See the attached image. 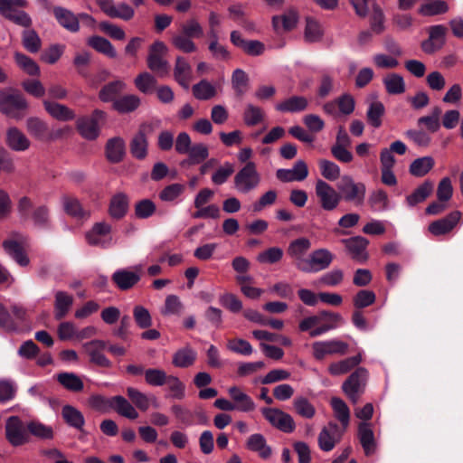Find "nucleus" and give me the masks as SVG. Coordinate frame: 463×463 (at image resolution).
Segmentation results:
<instances>
[{"label":"nucleus","mask_w":463,"mask_h":463,"mask_svg":"<svg viewBox=\"0 0 463 463\" xmlns=\"http://www.w3.org/2000/svg\"><path fill=\"white\" fill-rule=\"evenodd\" d=\"M27 5L28 3L25 0H0V14L6 20L25 29L22 33L23 45L28 52L35 53L40 51L42 41L38 33L31 29L33 20L24 11V8Z\"/></svg>","instance_id":"obj_1"},{"label":"nucleus","mask_w":463,"mask_h":463,"mask_svg":"<svg viewBox=\"0 0 463 463\" xmlns=\"http://www.w3.org/2000/svg\"><path fill=\"white\" fill-rule=\"evenodd\" d=\"M28 103L18 91L8 89L0 91V112L8 118L19 119L25 116Z\"/></svg>","instance_id":"obj_2"},{"label":"nucleus","mask_w":463,"mask_h":463,"mask_svg":"<svg viewBox=\"0 0 463 463\" xmlns=\"http://www.w3.org/2000/svg\"><path fill=\"white\" fill-rule=\"evenodd\" d=\"M261 183V175L254 162H248L234 175L233 184L235 190L242 194L256 190Z\"/></svg>","instance_id":"obj_3"},{"label":"nucleus","mask_w":463,"mask_h":463,"mask_svg":"<svg viewBox=\"0 0 463 463\" xmlns=\"http://www.w3.org/2000/svg\"><path fill=\"white\" fill-rule=\"evenodd\" d=\"M5 439L13 447H20L30 442L28 421L18 416L7 418L5 425Z\"/></svg>","instance_id":"obj_4"},{"label":"nucleus","mask_w":463,"mask_h":463,"mask_svg":"<svg viewBox=\"0 0 463 463\" xmlns=\"http://www.w3.org/2000/svg\"><path fill=\"white\" fill-rule=\"evenodd\" d=\"M338 191L342 200L351 203L355 206H361L364 203L366 194V186L362 182H355L351 176L344 175L341 184L338 185Z\"/></svg>","instance_id":"obj_5"},{"label":"nucleus","mask_w":463,"mask_h":463,"mask_svg":"<svg viewBox=\"0 0 463 463\" xmlns=\"http://www.w3.org/2000/svg\"><path fill=\"white\" fill-rule=\"evenodd\" d=\"M315 194L321 209L326 212L335 211L342 201L339 191L322 179H318L315 184Z\"/></svg>","instance_id":"obj_6"},{"label":"nucleus","mask_w":463,"mask_h":463,"mask_svg":"<svg viewBox=\"0 0 463 463\" xmlns=\"http://www.w3.org/2000/svg\"><path fill=\"white\" fill-rule=\"evenodd\" d=\"M106 113L100 109H95L90 117H81L77 119L76 127L80 135L87 140H95L100 133L99 121H103Z\"/></svg>","instance_id":"obj_7"},{"label":"nucleus","mask_w":463,"mask_h":463,"mask_svg":"<svg viewBox=\"0 0 463 463\" xmlns=\"http://www.w3.org/2000/svg\"><path fill=\"white\" fill-rule=\"evenodd\" d=\"M367 377V370L364 367H359L343 383V392L353 403H356L364 392Z\"/></svg>","instance_id":"obj_8"},{"label":"nucleus","mask_w":463,"mask_h":463,"mask_svg":"<svg viewBox=\"0 0 463 463\" xmlns=\"http://www.w3.org/2000/svg\"><path fill=\"white\" fill-rule=\"evenodd\" d=\"M348 344L338 339L316 341L312 344V354L317 361L328 355H344L348 352Z\"/></svg>","instance_id":"obj_9"},{"label":"nucleus","mask_w":463,"mask_h":463,"mask_svg":"<svg viewBox=\"0 0 463 463\" xmlns=\"http://www.w3.org/2000/svg\"><path fill=\"white\" fill-rule=\"evenodd\" d=\"M261 413L272 427L280 431L291 433L296 428L295 421L291 415L280 409L265 407L261 409Z\"/></svg>","instance_id":"obj_10"},{"label":"nucleus","mask_w":463,"mask_h":463,"mask_svg":"<svg viewBox=\"0 0 463 463\" xmlns=\"http://www.w3.org/2000/svg\"><path fill=\"white\" fill-rule=\"evenodd\" d=\"M310 248L311 241L306 237L298 238L288 244L287 253L293 260L296 268L300 271L308 272V269L306 268L308 259H306L305 256Z\"/></svg>","instance_id":"obj_11"},{"label":"nucleus","mask_w":463,"mask_h":463,"mask_svg":"<svg viewBox=\"0 0 463 463\" xmlns=\"http://www.w3.org/2000/svg\"><path fill=\"white\" fill-rule=\"evenodd\" d=\"M165 52L166 46L162 42H156L149 49L147 67L160 77L167 75L169 71V64L164 59Z\"/></svg>","instance_id":"obj_12"},{"label":"nucleus","mask_w":463,"mask_h":463,"mask_svg":"<svg viewBox=\"0 0 463 463\" xmlns=\"http://www.w3.org/2000/svg\"><path fill=\"white\" fill-rule=\"evenodd\" d=\"M142 265L133 267V269H119L116 270L111 280L120 290H128L134 288L141 279Z\"/></svg>","instance_id":"obj_13"},{"label":"nucleus","mask_w":463,"mask_h":463,"mask_svg":"<svg viewBox=\"0 0 463 463\" xmlns=\"http://www.w3.org/2000/svg\"><path fill=\"white\" fill-rule=\"evenodd\" d=\"M427 30L429 37L421 43V49L425 53L432 54L444 46L448 29L443 24H436Z\"/></svg>","instance_id":"obj_14"},{"label":"nucleus","mask_w":463,"mask_h":463,"mask_svg":"<svg viewBox=\"0 0 463 463\" xmlns=\"http://www.w3.org/2000/svg\"><path fill=\"white\" fill-rule=\"evenodd\" d=\"M86 240L91 246L109 247L112 243L111 225L105 222L95 223L86 233Z\"/></svg>","instance_id":"obj_15"},{"label":"nucleus","mask_w":463,"mask_h":463,"mask_svg":"<svg viewBox=\"0 0 463 463\" xmlns=\"http://www.w3.org/2000/svg\"><path fill=\"white\" fill-rule=\"evenodd\" d=\"M26 246L27 239L18 233L14 235V239L3 242L5 250L21 266H26L29 263V259L24 253Z\"/></svg>","instance_id":"obj_16"},{"label":"nucleus","mask_w":463,"mask_h":463,"mask_svg":"<svg viewBox=\"0 0 463 463\" xmlns=\"http://www.w3.org/2000/svg\"><path fill=\"white\" fill-rule=\"evenodd\" d=\"M345 430L336 423L329 422L318 435V445L323 451H331L341 440Z\"/></svg>","instance_id":"obj_17"},{"label":"nucleus","mask_w":463,"mask_h":463,"mask_svg":"<svg viewBox=\"0 0 463 463\" xmlns=\"http://www.w3.org/2000/svg\"><path fill=\"white\" fill-rule=\"evenodd\" d=\"M96 2L101 11L111 18L128 21L135 15L134 9L126 3H120L115 6L113 0H96Z\"/></svg>","instance_id":"obj_18"},{"label":"nucleus","mask_w":463,"mask_h":463,"mask_svg":"<svg viewBox=\"0 0 463 463\" xmlns=\"http://www.w3.org/2000/svg\"><path fill=\"white\" fill-rule=\"evenodd\" d=\"M84 352L90 356V361L98 366L109 368L111 362L103 354L106 342L103 340H91L82 345Z\"/></svg>","instance_id":"obj_19"},{"label":"nucleus","mask_w":463,"mask_h":463,"mask_svg":"<svg viewBox=\"0 0 463 463\" xmlns=\"http://www.w3.org/2000/svg\"><path fill=\"white\" fill-rule=\"evenodd\" d=\"M227 392L234 406V411L251 412L256 409L253 399L241 388L233 385L231 386Z\"/></svg>","instance_id":"obj_20"},{"label":"nucleus","mask_w":463,"mask_h":463,"mask_svg":"<svg viewBox=\"0 0 463 463\" xmlns=\"http://www.w3.org/2000/svg\"><path fill=\"white\" fill-rule=\"evenodd\" d=\"M276 176L284 183L301 182L308 176V167L305 161L298 160L291 169L277 170Z\"/></svg>","instance_id":"obj_21"},{"label":"nucleus","mask_w":463,"mask_h":463,"mask_svg":"<svg viewBox=\"0 0 463 463\" xmlns=\"http://www.w3.org/2000/svg\"><path fill=\"white\" fill-rule=\"evenodd\" d=\"M461 219L459 211L451 212L446 217L432 222L429 225V232L434 236H441L450 232Z\"/></svg>","instance_id":"obj_22"},{"label":"nucleus","mask_w":463,"mask_h":463,"mask_svg":"<svg viewBox=\"0 0 463 463\" xmlns=\"http://www.w3.org/2000/svg\"><path fill=\"white\" fill-rule=\"evenodd\" d=\"M334 260V254L327 249H318L314 250L308 258V272H316L327 269Z\"/></svg>","instance_id":"obj_23"},{"label":"nucleus","mask_w":463,"mask_h":463,"mask_svg":"<svg viewBox=\"0 0 463 463\" xmlns=\"http://www.w3.org/2000/svg\"><path fill=\"white\" fill-rule=\"evenodd\" d=\"M341 242L345 245L348 253L354 260L364 261L367 260L365 250L369 241L362 236H354L348 239H343Z\"/></svg>","instance_id":"obj_24"},{"label":"nucleus","mask_w":463,"mask_h":463,"mask_svg":"<svg viewBox=\"0 0 463 463\" xmlns=\"http://www.w3.org/2000/svg\"><path fill=\"white\" fill-rule=\"evenodd\" d=\"M5 143L10 149L15 152L26 151L31 146V141L25 134L14 127L7 129Z\"/></svg>","instance_id":"obj_25"},{"label":"nucleus","mask_w":463,"mask_h":463,"mask_svg":"<svg viewBox=\"0 0 463 463\" xmlns=\"http://www.w3.org/2000/svg\"><path fill=\"white\" fill-rule=\"evenodd\" d=\"M245 448L251 452L257 453L263 459L269 458L272 454V449L268 445L266 438L260 433L250 435L246 439Z\"/></svg>","instance_id":"obj_26"},{"label":"nucleus","mask_w":463,"mask_h":463,"mask_svg":"<svg viewBox=\"0 0 463 463\" xmlns=\"http://www.w3.org/2000/svg\"><path fill=\"white\" fill-rule=\"evenodd\" d=\"M52 12L54 17L63 28L71 33H76L80 30L79 17L71 11L61 6H55Z\"/></svg>","instance_id":"obj_27"},{"label":"nucleus","mask_w":463,"mask_h":463,"mask_svg":"<svg viewBox=\"0 0 463 463\" xmlns=\"http://www.w3.org/2000/svg\"><path fill=\"white\" fill-rule=\"evenodd\" d=\"M43 103L49 115L59 121H71L76 117L74 110L63 104L47 99H44Z\"/></svg>","instance_id":"obj_28"},{"label":"nucleus","mask_w":463,"mask_h":463,"mask_svg":"<svg viewBox=\"0 0 463 463\" xmlns=\"http://www.w3.org/2000/svg\"><path fill=\"white\" fill-rule=\"evenodd\" d=\"M362 362L361 354L332 362L328 364L327 372L332 376H341L349 373Z\"/></svg>","instance_id":"obj_29"},{"label":"nucleus","mask_w":463,"mask_h":463,"mask_svg":"<svg viewBox=\"0 0 463 463\" xmlns=\"http://www.w3.org/2000/svg\"><path fill=\"white\" fill-rule=\"evenodd\" d=\"M175 80L184 88L188 89L192 79V67L183 56H177L174 68Z\"/></svg>","instance_id":"obj_30"},{"label":"nucleus","mask_w":463,"mask_h":463,"mask_svg":"<svg viewBox=\"0 0 463 463\" xmlns=\"http://www.w3.org/2000/svg\"><path fill=\"white\" fill-rule=\"evenodd\" d=\"M358 437L365 455H373L376 450V441L374 439V433L370 424L366 422H362L359 424Z\"/></svg>","instance_id":"obj_31"},{"label":"nucleus","mask_w":463,"mask_h":463,"mask_svg":"<svg viewBox=\"0 0 463 463\" xmlns=\"http://www.w3.org/2000/svg\"><path fill=\"white\" fill-rule=\"evenodd\" d=\"M146 128L141 127L130 142V153L137 159H144L147 155L148 142L146 135Z\"/></svg>","instance_id":"obj_32"},{"label":"nucleus","mask_w":463,"mask_h":463,"mask_svg":"<svg viewBox=\"0 0 463 463\" xmlns=\"http://www.w3.org/2000/svg\"><path fill=\"white\" fill-rule=\"evenodd\" d=\"M318 317H321V322L325 323L310 331L311 337H317L328 332L329 330L335 328L342 320V317L339 314L328 311H321L318 314Z\"/></svg>","instance_id":"obj_33"},{"label":"nucleus","mask_w":463,"mask_h":463,"mask_svg":"<svg viewBox=\"0 0 463 463\" xmlns=\"http://www.w3.org/2000/svg\"><path fill=\"white\" fill-rule=\"evenodd\" d=\"M54 297V317L57 320H61L67 316L72 307L73 297L61 290L57 291Z\"/></svg>","instance_id":"obj_34"},{"label":"nucleus","mask_w":463,"mask_h":463,"mask_svg":"<svg viewBox=\"0 0 463 463\" xmlns=\"http://www.w3.org/2000/svg\"><path fill=\"white\" fill-rule=\"evenodd\" d=\"M308 106V100L303 96H292L276 105V109L280 112L296 113L304 111Z\"/></svg>","instance_id":"obj_35"},{"label":"nucleus","mask_w":463,"mask_h":463,"mask_svg":"<svg viewBox=\"0 0 463 463\" xmlns=\"http://www.w3.org/2000/svg\"><path fill=\"white\" fill-rule=\"evenodd\" d=\"M125 155V142L121 137H113L106 144V156L110 163H119Z\"/></svg>","instance_id":"obj_36"},{"label":"nucleus","mask_w":463,"mask_h":463,"mask_svg":"<svg viewBox=\"0 0 463 463\" xmlns=\"http://www.w3.org/2000/svg\"><path fill=\"white\" fill-rule=\"evenodd\" d=\"M449 4L444 0H433L420 5L417 12L421 16H435L448 13Z\"/></svg>","instance_id":"obj_37"},{"label":"nucleus","mask_w":463,"mask_h":463,"mask_svg":"<svg viewBox=\"0 0 463 463\" xmlns=\"http://www.w3.org/2000/svg\"><path fill=\"white\" fill-rule=\"evenodd\" d=\"M128 209V198L125 194H115L109 203V214L112 218L120 219L127 213Z\"/></svg>","instance_id":"obj_38"},{"label":"nucleus","mask_w":463,"mask_h":463,"mask_svg":"<svg viewBox=\"0 0 463 463\" xmlns=\"http://www.w3.org/2000/svg\"><path fill=\"white\" fill-rule=\"evenodd\" d=\"M383 83L388 94L400 95L405 92V81L398 73H388L383 79Z\"/></svg>","instance_id":"obj_39"},{"label":"nucleus","mask_w":463,"mask_h":463,"mask_svg":"<svg viewBox=\"0 0 463 463\" xmlns=\"http://www.w3.org/2000/svg\"><path fill=\"white\" fill-rule=\"evenodd\" d=\"M61 415L65 422L79 430H82L85 420L83 414L75 407L65 405L62 407Z\"/></svg>","instance_id":"obj_40"},{"label":"nucleus","mask_w":463,"mask_h":463,"mask_svg":"<svg viewBox=\"0 0 463 463\" xmlns=\"http://www.w3.org/2000/svg\"><path fill=\"white\" fill-rule=\"evenodd\" d=\"M119 415L130 420H135L138 417V413L131 403L123 396L117 395L113 397L112 409Z\"/></svg>","instance_id":"obj_41"},{"label":"nucleus","mask_w":463,"mask_h":463,"mask_svg":"<svg viewBox=\"0 0 463 463\" xmlns=\"http://www.w3.org/2000/svg\"><path fill=\"white\" fill-rule=\"evenodd\" d=\"M432 191V182L425 181L418 186L411 194L406 197V202L409 206H415L416 204L424 202L430 195Z\"/></svg>","instance_id":"obj_42"},{"label":"nucleus","mask_w":463,"mask_h":463,"mask_svg":"<svg viewBox=\"0 0 463 463\" xmlns=\"http://www.w3.org/2000/svg\"><path fill=\"white\" fill-rule=\"evenodd\" d=\"M242 118L246 126L254 127L264 121L265 112L258 106L247 104L243 111Z\"/></svg>","instance_id":"obj_43"},{"label":"nucleus","mask_w":463,"mask_h":463,"mask_svg":"<svg viewBox=\"0 0 463 463\" xmlns=\"http://www.w3.org/2000/svg\"><path fill=\"white\" fill-rule=\"evenodd\" d=\"M196 356L197 354L194 349L184 347L174 354L172 363L175 367L186 368L194 364Z\"/></svg>","instance_id":"obj_44"},{"label":"nucleus","mask_w":463,"mask_h":463,"mask_svg":"<svg viewBox=\"0 0 463 463\" xmlns=\"http://www.w3.org/2000/svg\"><path fill=\"white\" fill-rule=\"evenodd\" d=\"M188 158L184 160L181 165H198L203 163L209 156L208 146L203 143L194 144L186 153Z\"/></svg>","instance_id":"obj_45"},{"label":"nucleus","mask_w":463,"mask_h":463,"mask_svg":"<svg viewBox=\"0 0 463 463\" xmlns=\"http://www.w3.org/2000/svg\"><path fill=\"white\" fill-rule=\"evenodd\" d=\"M171 43L176 50L184 53H193L197 51V45L193 39L181 32L172 36Z\"/></svg>","instance_id":"obj_46"},{"label":"nucleus","mask_w":463,"mask_h":463,"mask_svg":"<svg viewBox=\"0 0 463 463\" xmlns=\"http://www.w3.org/2000/svg\"><path fill=\"white\" fill-rule=\"evenodd\" d=\"M435 161L431 156L417 158L410 165V173L413 176L422 177L434 166Z\"/></svg>","instance_id":"obj_47"},{"label":"nucleus","mask_w":463,"mask_h":463,"mask_svg":"<svg viewBox=\"0 0 463 463\" xmlns=\"http://www.w3.org/2000/svg\"><path fill=\"white\" fill-rule=\"evenodd\" d=\"M330 403L335 418L342 423L344 430H345L350 420L349 408L342 399L337 397L332 398Z\"/></svg>","instance_id":"obj_48"},{"label":"nucleus","mask_w":463,"mask_h":463,"mask_svg":"<svg viewBox=\"0 0 463 463\" xmlns=\"http://www.w3.org/2000/svg\"><path fill=\"white\" fill-rule=\"evenodd\" d=\"M157 80L148 72H142L135 79L137 89L144 94H152L156 91Z\"/></svg>","instance_id":"obj_49"},{"label":"nucleus","mask_w":463,"mask_h":463,"mask_svg":"<svg viewBox=\"0 0 463 463\" xmlns=\"http://www.w3.org/2000/svg\"><path fill=\"white\" fill-rule=\"evenodd\" d=\"M88 43L97 52L109 58H115L117 56V52L111 43L103 37L92 36L88 40Z\"/></svg>","instance_id":"obj_50"},{"label":"nucleus","mask_w":463,"mask_h":463,"mask_svg":"<svg viewBox=\"0 0 463 463\" xmlns=\"http://www.w3.org/2000/svg\"><path fill=\"white\" fill-rule=\"evenodd\" d=\"M57 381L71 392H80L84 387L82 380L73 373H59Z\"/></svg>","instance_id":"obj_51"},{"label":"nucleus","mask_w":463,"mask_h":463,"mask_svg":"<svg viewBox=\"0 0 463 463\" xmlns=\"http://www.w3.org/2000/svg\"><path fill=\"white\" fill-rule=\"evenodd\" d=\"M385 113V108L381 101H373L367 109L366 118L368 123L375 128L382 125V118Z\"/></svg>","instance_id":"obj_52"},{"label":"nucleus","mask_w":463,"mask_h":463,"mask_svg":"<svg viewBox=\"0 0 463 463\" xmlns=\"http://www.w3.org/2000/svg\"><path fill=\"white\" fill-rule=\"evenodd\" d=\"M140 104V99L136 95H126L117 99L113 102V107L120 113H128L135 110Z\"/></svg>","instance_id":"obj_53"},{"label":"nucleus","mask_w":463,"mask_h":463,"mask_svg":"<svg viewBox=\"0 0 463 463\" xmlns=\"http://www.w3.org/2000/svg\"><path fill=\"white\" fill-rule=\"evenodd\" d=\"M14 61L16 64L22 69L25 73L30 76H37L40 74V68L37 63L29 56L21 53H14Z\"/></svg>","instance_id":"obj_54"},{"label":"nucleus","mask_w":463,"mask_h":463,"mask_svg":"<svg viewBox=\"0 0 463 463\" xmlns=\"http://www.w3.org/2000/svg\"><path fill=\"white\" fill-rule=\"evenodd\" d=\"M125 88V83L116 80L105 85L99 91V97L103 102L115 101L116 97Z\"/></svg>","instance_id":"obj_55"},{"label":"nucleus","mask_w":463,"mask_h":463,"mask_svg":"<svg viewBox=\"0 0 463 463\" xmlns=\"http://www.w3.org/2000/svg\"><path fill=\"white\" fill-rule=\"evenodd\" d=\"M298 14L296 11L289 10L281 16H274L272 19L273 26L276 30L282 27L286 31L293 29L298 23Z\"/></svg>","instance_id":"obj_56"},{"label":"nucleus","mask_w":463,"mask_h":463,"mask_svg":"<svg viewBox=\"0 0 463 463\" xmlns=\"http://www.w3.org/2000/svg\"><path fill=\"white\" fill-rule=\"evenodd\" d=\"M62 204L64 211L69 214L75 218H84L89 217V213H86L80 201L71 196H64L62 198Z\"/></svg>","instance_id":"obj_57"},{"label":"nucleus","mask_w":463,"mask_h":463,"mask_svg":"<svg viewBox=\"0 0 463 463\" xmlns=\"http://www.w3.org/2000/svg\"><path fill=\"white\" fill-rule=\"evenodd\" d=\"M293 407L299 416L306 419H312L316 414L314 405L303 396H298L294 399Z\"/></svg>","instance_id":"obj_58"},{"label":"nucleus","mask_w":463,"mask_h":463,"mask_svg":"<svg viewBox=\"0 0 463 463\" xmlns=\"http://www.w3.org/2000/svg\"><path fill=\"white\" fill-rule=\"evenodd\" d=\"M29 435H33L41 439H52L53 438V430L37 420L28 421Z\"/></svg>","instance_id":"obj_59"},{"label":"nucleus","mask_w":463,"mask_h":463,"mask_svg":"<svg viewBox=\"0 0 463 463\" xmlns=\"http://www.w3.org/2000/svg\"><path fill=\"white\" fill-rule=\"evenodd\" d=\"M359 221L360 215L358 213H345L337 222L339 228H335L333 232L336 235H346L348 232L345 230L356 226Z\"/></svg>","instance_id":"obj_60"},{"label":"nucleus","mask_w":463,"mask_h":463,"mask_svg":"<svg viewBox=\"0 0 463 463\" xmlns=\"http://www.w3.org/2000/svg\"><path fill=\"white\" fill-rule=\"evenodd\" d=\"M193 93L196 99L206 100L216 95V90L212 83L203 80L193 87Z\"/></svg>","instance_id":"obj_61"},{"label":"nucleus","mask_w":463,"mask_h":463,"mask_svg":"<svg viewBox=\"0 0 463 463\" xmlns=\"http://www.w3.org/2000/svg\"><path fill=\"white\" fill-rule=\"evenodd\" d=\"M441 115V109L434 107L431 113L428 116L421 117L418 119L419 125H425L427 129L430 132H437L440 128L439 117Z\"/></svg>","instance_id":"obj_62"},{"label":"nucleus","mask_w":463,"mask_h":463,"mask_svg":"<svg viewBox=\"0 0 463 463\" xmlns=\"http://www.w3.org/2000/svg\"><path fill=\"white\" fill-rule=\"evenodd\" d=\"M370 29L375 34H381L384 29V14L382 8L374 5L370 15Z\"/></svg>","instance_id":"obj_63"},{"label":"nucleus","mask_w":463,"mask_h":463,"mask_svg":"<svg viewBox=\"0 0 463 463\" xmlns=\"http://www.w3.org/2000/svg\"><path fill=\"white\" fill-rule=\"evenodd\" d=\"M181 33L192 39H200L203 36V28L195 18H191L180 26Z\"/></svg>","instance_id":"obj_64"}]
</instances>
